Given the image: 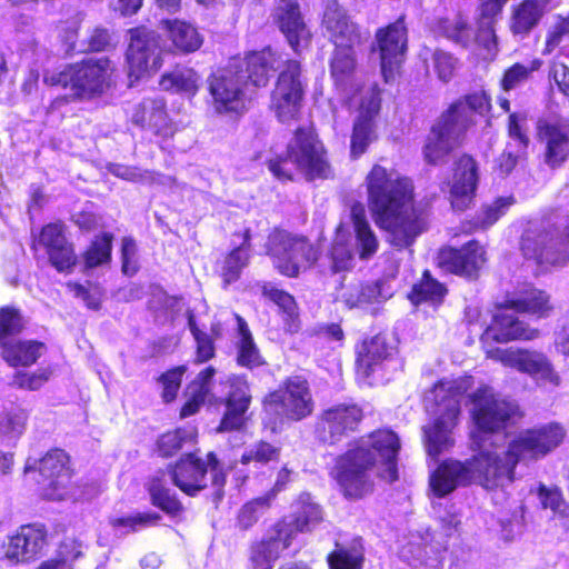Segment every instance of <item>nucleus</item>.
Returning a JSON list of instances; mask_svg holds the SVG:
<instances>
[{
	"instance_id": "nucleus-19",
	"label": "nucleus",
	"mask_w": 569,
	"mask_h": 569,
	"mask_svg": "<svg viewBox=\"0 0 569 569\" xmlns=\"http://www.w3.org/2000/svg\"><path fill=\"white\" fill-rule=\"evenodd\" d=\"M365 419L362 407L356 402L332 405L318 415L315 433L318 439L328 445H335L342 438L359 431Z\"/></svg>"
},
{
	"instance_id": "nucleus-29",
	"label": "nucleus",
	"mask_w": 569,
	"mask_h": 569,
	"mask_svg": "<svg viewBox=\"0 0 569 569\" xmlns=\"http://www.w3.org/2000/svg\"><path fill=\"white\" fill-rule=\"evenodd\" d=\"M396 352L397 347L386 331L366 337L355 346L356 369L365 378H369L385 362L390 361Z\"/></svg>"
},
{
	"instance_id": "nucleus-10",
	"label": "nucleus",
	"mask_w": 569,
	"mask_h": 569,
	"mask_svg": "<svg viewBox=\"0 0 569 569\" xmlns=\"http://www.w3.org/2000/svg\"><path fill=\"white\" fill-rule=\"evenodd\" d=\"M127 33L124 63L129 87H132L162 67L161 36L144 24L132 27Z\"/></svg>"
},
{
	"instance_id": "nucleus-31",
	"label": "nucleus",
	"mask_w": 569,
	"mask_h": 569,
	"mask_svg": "<svg viewBox=\"0 0 569 569\" xmlns=\"http://www.w3.org/2000/svg\"><path fill=\"white\" fill-rule=\"evenodd\" d=\"M46 543L47 531L43 526H22L4 545V555L12 562H28L41 553Z\"/></svg>"
},
{
	"instance_id": "nucleus-17",
	"label": "nucleus",
	"mask_w": 569,
	"mask_h": 569,
	"mask_svg": "<svg viewBox=\"0 0 569 569\" xmlns=\"http://www.w3.org/2000/svg\"><path fill=\"white\" fill-rule=\"evenodd\" d=\"M382 108V90L378 83L369 87L361 97L357 116L352 122L349 154L352 160L365 154L371 143L378 140L377 118Z\"/></svg>"
},
{
	"instance_id": "nucleus-3",
	"label": "nucleus",
	"mask_w": 569,
	"mask_h": 569,
	"mask_svg": "<svg viewBox=\"0 0 569 569\" xmlns=\"http://www.w3.org/2000/svg\"><path fill=\"white\" fill-rule=\"evenodd\" d=\"M266 164L272 177L280 182L295 181L297 171L308 182L335 176L328 150L313 123L298 126L292 131L286 151L273 154Z\"/></svg>"
},
{
	"instance_id": "nucleus-45",
	"label": "nucleus",
	"mask_w": 569,
	"mask_h": 569,
	"mask_svg": "<svg viewBox=\"0 0 569 569\" xmlns=\"http://www.w3.org/2000/svg\"><path fill=\"white\" fill-rule=\"evenodd\" d=\"M3 359L12 367H28L46 351V345L33 340H10L0 345Z\"/></svg>"
},
{
	"instance_id": "nucleus-18",
	"label": "nucleus",
	"mask_w": 569,
	"mask_h": 569,
	"mask_svg": "<svg viewBox=\"0 0 569 569\" xmlns=\"http://www.w3.org/2000/svg\"><path fill=\"white\" fill-rule=\"evenodd\" d=\"M69 456L61 449L48 451L42 458L28 457L23 467V485L31 490L59 489L69 483Z\"/></svg>"
},
{
	"instance_id": "nucleus-36",
	"label": "nucleus",
	"mask_w": 569,
	"mask_h": 569,
	"mask_svg": "<svg viewBox=\"0 0 569 569\" xmlns=\"http://www.w3.org/2000/svg\"><path fill=\"white\" fill-rule=\"evenodd\" d=\"M37 243L46 249L49 261L59 272H69L71 247L68 244L62 224L49 223L43 227Z\"/></svg>"
},
{
	"instance_id": "nucleus-40",
	"label": "nucleus",
	"mask_w": 569,
	"mask_h": 569,
	"mask_svg": "<svg viewBox=\"0 0 569 569\" xmlns=\"http://www.w3.org/2000/svg\"><path fill=\"white\" fill-rule=\"evenodd\" d=\"M261 295L278 307L284 329L290 333L298 332L301 321L299 306L295 297L290 292L279 289L269 282L261 286Z\"/></svg>"
},
{
	"instance_id": "nucleus-34",
	"label": "nucleus",
	"mask_w": 569,
	"mask_h": 569,
	"mask_svg": "<svg viewBox=\"0 0 569 569\" xmlns=\"http://www.w3.org/2000/svg\"><path fill=\"white\" fill-rule=\"evenodd\" d=\"M160 27L170 41V51L176 54H190L203 44V37L190 22L181 19H162Z\"/></svg>"
},
{
	"instance_id": "nucleus-53",
	"label": "nucleus",
	"mask_w": 569,
	"mask_h": 569,
	"mask_svg": "<svg viewBox=\"0 0 569 569\" xmlns=\"http://www.w3.org/2000/svg\"><path fill=\"white\" fill-rule=\"evenodd\" d=\"M329 270L332 274L352 269L353 254L346 240L333 239L328 250Z\"/></svg>"
},
{
	"instance_id": "nucleus-38",
	"label": "nucleus",
	"mask_w": 569,
	"mask_h": 569,
	"mask_svg": "<svg viewBox=\"0 0 569 569\" xmlns=\"http://www.w3.org/2000/svg\"><path fill=\"white\" fill-rule=\"evenodd\" d=\"M447 295V286L435 278L429 269H425L407 293V299L415 307L428 305L437 309L443 303Z\"/></svg>"
},
{
	"instance_id": "nucleus-22",
	"label": "nucleus",
	"mask_w": 569,
	"mask_h": 569,
	"mask_svg": "<svg viewBox=\"0 0 569 569\" xmlns=\"http://www.w3.org/2000/svg\"><path fill=\"white\" fill-rule=\"evenodd\" d=\"M467 131L441 112L425 139L423 160L429 166L445 163L449 156L462 146Z\"/></svg>"
},
{
	"instance_id": "nucleus-4",
	"label": "nucleus",
	"mask_w": 569,
	"mask_h": 569,
	"mask_svg": "<svg viewBox=\"0 0 569 569\" xmlns=\"http://www.w3.org/2000/svg\"><path fill=\"white\" fill-rule=\"evenodd\" d=\"M472 482L487 490H495L512 482V469L505 466L496 451L480 450L465 463L443 461L430 477V486L438 497H445L457 487Z\"/></svg>"
},
{
	"instance_id": "nucleus-63",
	"label": "nucleus",
	"mask_w": 569,
	"mask_h": 569,
	"mask_svg": "<svg viewBox=\"0 0 569 569\" xmlns=\"http://www.w3.org/2000/svg\"><path fill=\"white\" fill-rule=\"evenodd\" d=\"M516 199L513 196L498 197L490 204L482 207L479 214L487 229L493 226L501 217H503L510 207L515 204Z\"/></svg>"
},
{
	"instance_id": "nucleus-60",
	"label": "nucleus",
	"mask_w": 569,
	"mask_h": 569,
	"mask_svg": "<svg viewBox=\"0 0 569 569\" xmlns=\"http://www.w3.org/2000/svg\"><path fill=\"white\" fill-rule=\"evenodd\" d=\"M22 328L23 321L18 310L10 307L0 309V345L13 340L11 337L20 333Z\"/></svg>"
},
{
	"instance_id": "nucleus-58",
	"label": "nucleus",
	"mask_w": 569,
	"mask_h": 569,
	"mask_svg": "<svg viewBox=\"0 0 569 569\" xmlns=\"http://www.w3.org/2000/svg\"><path fill=\"white\" fill-rule=\"evenodd\" d=\"M280 457V447L272 445L267 440L257 441L249 451L242 453L240 461L243 465L257 462L267 465L271 461H278Z\"/></svg>"
},
{
	"instance_id": "nucleus-30",
	"label": "nucleus",
	"mask_w": 569,
	"mask_h": 569,
	"mask_svg": "<svg viewBox=\"0 0 569 569\" xmlns=\"http://www.w3.org/2000/svg\"><path fill=\"white\" fill-rule=\"evenodd\" d=\"M491 110V96L481 89L459 97L450 102L442 112L468 132L477 124L476 117H488Z\"/></svg>"
},
{
	"instance_id": "nucleus-44",
	"label": "nucleus",
	"mask_w": 569,
	"mask_h": 569,
	"mask_svg": "<svg viewBox=\"0 0 569 569\" xmlns=\"http://www.w3.org/2000/svg\"><path fill=\"white\" fill-rule=\"evenodd\" d=\"M519 372L540 379L552 386L560 385V376L555 370L550 359L540 351L523 348Z\"/></svg>"
},
{
	"instance_id": "nucleus-48",
	"label": "nucleus",
	"mask_w": 569,
	"mask_h": 569,
	"mask_svg": "<svg viewBox=\"0 0 569 569\" xmlns=\"http://www.w3.org/2000/svg\"><path fill=\"white\" fill-rule=\"evenodd\" d=\"M251 254L243 252L241 248H232L227 251L218 262L219 277L226 288L240 280L242 271L249 266Z\"/></svg>"
},
{
	"instance_id": "nucleus-21",
	"label": "nucleus",
	"mask_w": 569,
	"mask_h": 569,
	"mask_svg": "<svg viewBox=\"0 0 569 569\" xmlns=\"http://www.w3.org/2000/svg\"><path fill=\"white\" fill-rule=\"evenodd\" d=\"M536 138L543 146V161L558 169L569 160V117L550 113L536 121Z\"/></svg>"
},
{
	"instance_id": "nucleus-43",
	"label": "nucleus",
	"mask_w": 569,
	"mask_h": 569,
	"mask_svg": "<svg viewBox=\"0 0 569 569\" xmlns=\"http://www.w3.org/2000/svg\"><path fill=\"white\" fill-rule=\"evenodd\" d=\"M439 34L462 49L475 46V31L468 18L458 12L453 18L443 17L436 23Z\"/></svg>"
},
{
	"instance_id": "nucleus-59",
	"label": "nucleus",
	"mask_w": 569,
	"mask_h": 569,
	"mask_svg": "<svg viewBox=\"0 0 569 569\" xmlns=\"http://www.w3.org/2000/svg\"><path fill=\"white\" fill-rule=\"evenodd\" d=\"M300 533L292 521L286 519L278 520L271 527V535L268 538H262L264 541H271L273 548H279L280 552L288 549L296 536Z\"/></svg>"
},
{
	"instance_id": "nucleus-6",
	"label": "nucleus",
	"mask_w": 569,
	"mask_h": 569,
	"mask_svg": "<svg viewBox=\"0 0 569 569\" xmlns=\"http://www.w3.org/2000/svg\"><path fill=\"white\" fill-rule=\"evenodd\" d=\"M264 252L279 274L296 279L313 268L322 256L321 246L307 234L273 227L264 243Z\"/></svg>"
},
{
	"instance_id": "nucleus-27",
	"label": "nucleus",
	"mask_w": 569,
	"mask_h": 569,
	"mask_svg": "<svg viewBox=\"0 0 569 569\" xmlns=\"http://www.w3.org/2000/svg\"><path fill=\"white\" fill-rule=\"evenodd\" d=\"M131 122L153 136L168 140L179 131V124L170 117L167 101L161 97H148L132 108Z\"/></svg>"
},
{
	"instance_id": "nucleus-9",
	"label": "nucleus",
	"mask_w": 569,
	"mask_h": 569,
	"mask_svg": "<svg viewBox=\"0 0 569 569\" xmlns=\"http://www.w3.org/2000/svg\"><path fill=\"white\" fill-rule=\"evenodd\" d=\"M307 87L301 61L287 58L286 64L276 76L269 100V109L280 123L300 119Z\"/></svg>"
},
{
	"instance_id": "nucleus-8",
	"label": "nucleus",
	"mask_w": 569,
	"mask_h": 569,
	"mask_svg": "<svg viewBox=\"0 0 569 569\" xmlns=\"http://www.w3.org/2000/svg\"><path fill=\"white\" fill-rule=\"evenodd\" d=\"M470 417L475 425V442L482 450L485 436L505 432L521 418L519 406L507 398L491 392L488 388H478L471 396Z\"/></svg>"
},
{
	"instance_id": "nucleus-14",
	"label": "nucleus",
	"mask_w": 569,
	"mask_h": 569,
	"mask_svg": "<svg viewBox=\"0 0 569 569\" xmlns=\"http://www.w3.org/2000/svg\"><path fill=\"white\" fill-rule=\"evenodd\" d=\"M566 437L565 428L558 422H549L519 432L506 450L507 468L512 469L522 460H538L558 448Z\"/></svg>"
},
{
	"instance_id": "nucleus-7",
	"label": "nucleus",
	"mask_w": 569,
	"mask_h": 569,
	"mask_svg": "<svg viewBox=\"0 0 569 569\" xmlns=\"http://www.w3.org/2000/svg\"><path fill=\"white\" fill-rule=\"evenodd\" d=\"M519 250L525 260L540 268L566 264L569 261V224L529 222L521 232Z\"/></svg>"
},
{
	"instance_id": "nucleus-54",
	"label": "nucleus",
	"mask_w": 569,
	"mask_h": 569,
	"mask_svg": "<svg viewBox=\"0 0 569 569\" xmlns=\"http://www.w3.org/2000/svg\"><path fill=\"white\" fill-rule=\"evenodd\" d=\"M186 372L187 366L180 365L166 370L157 378L162 389L161 399L164 403H171L177 399Z\"/></svg>"
},
{
	"instance_id": "nucleus-64",
	"label": "nucleus",
	"mask_w": 569,
	"mask_h": 569,
	"mask_svg": "<svg viewBox=\"0 0 569 569\" xmlns=\"http://www.w3.org/2000/svg\"><path fill=\"white\" fill-rule=\"evenodd\" d=\"M120 259L121 271L124 276L132 277L139 271L137 242L130 236L121 239Z\"/></svg>"
},
{
	"instance_id": "nucleus-11",
	"label": "nucleus",
	"mask_w": 569,
	"mask_h": 569,
	"mask_svg": "<svg viewBox=\"0 0 569 569\" xmlns=\"http://www.w3.org/2000/svg\"><path fill=\"white\" fill-rule=\"evenodd\" d=\"M239 72L228 61L208 76L209 103L216 114L240 118L249 110L252 99Z\"/></svg>"
},
{
	"instance_id": "nucleus-2",
	"label": "nucleus",
	"mask_w": 569,
	"mask_h": 569,
	"mask_svg": "<svg viewBox=\"0 0 569 569\" xmlns=\"http://www.w3.org/2000/svg\"><path fill=\"white\" fill-rule=\"evenodd\" d=\"M370 447L353 446L339 455L330 472L345 498H362L373 490L368 470L376 465V451L386 467L382 475L390 483L399 479L398 455L401 448L398 435L390 429H378L370 433Z\"/></svg>"
},
{
	"instance_id": "nucleus-33",
	"label": "nucleus",
	"mask_w": 569,
	"mask_h": 569,
	"mask_svg": "<svg viewBox=\"0 0 569 569\" xmlns=\"http://www.w3.org/2000/svg\"><path fill=\"white\" fill-rule=\"evenodd\" d=\"M501 308L511 309L536 319L548 318L555 310L550 293L532 283H526L516 292L515 297L507 298L501 303Z\"/></svg>"
},
{
	"instance_id": "nucleus-13",
	"label": "nucleus",
	"mask_w": 569,
	"mask_h": 569,
	"mask_svg": "<svg viewBox=\"0 0 569 569\" xmlns=\"http://www.w3.org/2000/svg\"><path fill=\"white\" fill-rule=\"evenodd\" d=\"M408 42L406 14L376 29L371 51L378 53L381 77L386 83L395 81L401 74Z\"/></svg>"
},
{
	"instance_id": "nucleus-1",
	"label": "nucleus",
	"mask_w": 569,
	"mask_h": 569,
	"mask_svg": "<svg viewBox=\"0 0 569 569\" xmlns=\"http://www.w3.org/2000/svg\"><path fill=\"white\" fill-rule=\"evenodd\" d=\"M365 186L371 218L389 244L397 250L411 247L428 229V211L416 203L412 179L375 163Z\"/></svg>"
},
{
	"instance_id": "nucleus-24",
	"label": "nucleus",
	"mask_w": 569,
	"mask_h": 569,
	"mask_svg": "<svg viewBox=\"0 0 569 569\" xmlns=\"http://www.w3.org/2000/svg\"><path fill=\"white\" fill-rule=\"evenodd\" d=\"M509 0H479L477 6L475 51L483 61L492 62L499 52L496 23Z\"/></svg>"
},
{
	"instance_id": "nucleus-20",
	"label": "nucleus",
	"mask_w": 569,
	"mask_h": 569,
	"mask_svg": "<svg viewBox=\"0 0 569 569\" xmlns=\"http://www.w3.org/2000/svg\"><path fill=\"white\" fill-rule=\"evenodd\" d=\"M229 61L233 68L239 69L244 86L256 89L267 88L273 73H278L286 64L283 53L271 46L247 51L243 57H233Z\"/></svg>"
},
{
	"instance_id": "nucleus-28",
	"label": "nucleus",
	"mask_w": 569,
	"mask_h": 569,
	"mask_svg": "<svg viewBox=\"0 0 569 569\" xmlns=\"http://www.w3.org/2000/svg\"><path fill=\"white\" fill-rule=\"evenodd\" d=\"M271 18L295 53L299 54L302 46H308L311 41V31L297 0H279Z\"/></svg>"
},
{
	"instance_id": "nucleus-15",
	"label": "nucleus",
	"mask_w": 569,
	"mask_h": 569,
	"mask_svg": "<svg viewBox=\"0 0 569 569\" xmlns=\"http://www.w3.org/2000/svg\"><path fill=\"white\" fill-rule=\"evenodd\" d=\"M221 385L226 392L212 402L216 407H222L216 430L219 433L242 432L250 420L249 410L253 400L250 383L246 376L232 375Z\"/></svg>"
},
{
	"instance_id": "nucleus-37",
	"label": "nucleus",
	"mask_w": 569,
	"mask_h": 569,
	"mask_svg": "<svg viewBox=\"0 0 569 569\" xmlns=\"http://www.w3.org/2000/svg\"><path fill=\"white\" fill-rule=\"evenodd\" d=\"M547 0H521L511 7L509 30L515 37L526 38L540 23Z\"/></svg>"
},
{
	"instance_id": "nucleus-42",
	"label": "nucleus",
	"mask_w": 569,
	"mask_h": 569,
	"mask_svg": "<svg viewBox=\"0 0 569 569\" xmlns=\"http://www.w3.org/2000/svg\"><path fill=\"white\" fill-rule=\"evenodd\" d=\"M238 340L236 342V363L239 367L253 370L267 362L254 342L247 321L239 315L236 316Z\"/></svg>"
},
{
	"instance_id": "nucleus-55",
	"label": "nucleus",
	"mask_w": 569,
	"mask_h": 569,
	"mask_svg": "<svg viewBox=\"0 0 569 569\" xmlns=\"http://www.w3.org/2000/svg\"><path fill=\"white\" fill-rule=\"evenodd\" d=\"M279 558L280 549L273 548L271 541L261 539L250 547V569H272Z\"/></svg>"
},
{
	"instance_id": "nucleus-52",
	"label": "nucleus",
	"mask_w": 569,
	"mask_h": 569,
	"mask_svg": "<svg viewBox=\"0 0 569 569\" xmlns=\"http://www.w3.org/2000/svg\"><path fill=\"white\" fill-rule=\"evenodd\" d=\"M543 61L539 58L532 59L528 66L521 62H515L503 70L502 77L499 81L500 89L509 92L517 88L519 84L528 81L531 74L541 69Z\"/></svg>"
},
{
	"instance_id": "nucleus-56",
	"label": "nucleus",
	"mask_w": 569,
	"mask_h": 569,
	"mask_svg": "<svg viewBox=\"0 0 569 569\" xmlns=\"http://www.w3.org/2000/svg\"><path fill=\"white\" fill-rule=\"evenodd\" d=\"M161 516L154 511L137 512L130 516L114 517L110 520L113 528H126L128 532H136L143 528L158 526Z\"/></svg>"
},
{
	"instance_id": "nucleus-41",
	"label": "nucleus",
	"mask_w": 569,
	"mask_h": 569,
	"mask_svg": "<svg viewBox=\"0 0 569 569\" xmlns=\"http://www.w3.org/2000/svg\"><path fill=\"white\" fill-rule=\"evenodd\" d=\"M114 234L110 231H101L93 236L79 256L81 271L108 266L112 260Z\"/></svg>"
},
{
	"instance_id": "nucleus-16",
	"label": "nucleus",
	"mask_w": 569,
	"mask_h": 569,
	"mask_svg": "<svg viewBox=\"0 0 569 569\" xmlns=\"http://www.w3.org/2000/svg\"><path fill=\"white\" fill-rule=\"evenodd\" d=\"M488 261L487 247L478 239H470L460 247L442 246L436 257L440 270L468 281L478 280Z\"/></svg>"
},
{
	"instance_id": "nucleus-57",
	"label": "nucleus",
	"mask_w": 569,
	"mask_h": 569,
	"mask_svg": "<svg viewBox=\"0 0 569 569\" xmlns=\"http://www.w3.org/2000/svg\"><path fill=\"white\" fill-rule=\"evenodd\" d=\"M291 521L299 532L310 531L322 521L321 508L312 501H303Z\"/></svg>"
},
{
	"instance_id": "nucleus-25",
	"label": "nucleus",
	"mask_w": 569,
	"mask_h": 569,
	"mask_svg": "<svg viewBox=\"0 0 569 569\" xmlns=\"http://www.w3.org/2000/svg\"><path fill=\"white\" fill-rule=\"evenodd\" d=\"M478 184L477 160L469 153H461L453 162L449 189V202L453 211L463 212L472 207Z\"/></svg>"
},
{
	"instance_id": "nucleus-12",
	"label": "nucleus",
	"mask_w": 569,
	"mask_h": 569,
	"mask_svg": "<svg viewBox=\"0 0 569 569\" xmlns=\"http://www.w3.org/2000/svg\"><path fill=\"white\" fill-rule=\"evenodd\" d=\"M208 469L212 477V497L222 498L227 476L213 451L207 453L206 460L196 452L182 455L173 465L172 480L184 495L192 497L207 487L204 477Z\"/></svg>"
},
{
	"instance_id": "nucleus-35",
	"label": "nucleus",
	"mask_w": 569,
	"mask_h": 569,
	"mask_svg": "<svg viewBox=\"0 0 569 569\" xmlns=\"http://www.w3.org/2000/svg\"><path fill=\"white\" fill-rule=\"evenodd\" d=\"M508 309L499 306L498 312L493 316L489 331L492 332V339L500 343L523 340L529 341L538 338L539 330L531 328L527 322L520 320L517 316L508 313Z\"/></svg>"
},
{
	"instance_id": "nucleus-32",
	"label": "nucleus",
	"mask_w": 569,
	"mask_h": 569,
	"mask_svg": "<svg viewBox=\"0 0 569 569\" xmlns=\"http://www.w3.org/2000/svg\"><path fill=\"white\" fill-rule=\"evenodd\" d=\"M460 407L455 403L447 408L446 412L436 418L431 423L423 426L422 441L427 453L437 461L440 455L453 445L451 430L457 423Z\"/></svg>"
},
{
	"instance_id": "nucleus-47",
	"label": "nucleus",
	"mask_w": 569,
	"mask_h": 569,
	"mask_svg": "<svg viewBox=\"0 0 569 569\" xmlns=\"http://www.w3.org/2000/svg\"><path fill=\"white\" fill-rule=\"evenodd\" d=\"M162 90L193 97L199 91V76L193 69L164 72L159 79Z\"/></svg>"
},
{
	"instance_id": "nucleus-49",
	"label": "nucleus",
	"mask_w": 569,
	"mask_h": 569,
	"mask_svg": "<svg viewBox=\"0 0 569 569\" xmlns=\"http://www.w3.org/2000/svg\"><path fill=\"white\" fill-rule=\"evenodd\" d=\"M187 320L188 328L196 343L192 363L199 366L211 361L217 355L216 342L208 332L199 328L194 315L190 310L187 312Z\"/></svg>"
},
{
	"instance_id": "nucleus-26",
	"label": "nucleus",
	"mask_w": 569,
	"mask_h": 569,
	"mask_svg": "<svg viewBox=\"0 0 569 569\" xmlns=\"http://www.w3.org/2000/svg\"><path fill=\"white\" fill-rule=\"evenodd\" d=\"M321 24L333 49L356 50L362 44L359 24L351 20L338 0L327 1Z\"/></svg>"
},
{
	"instance_id": "nucleus-50",
	"label": "nucleus",
	"mask_w": 569,
	"mask_h": 569,
	"mask_svg": "<svg viewBox=\"0 0 569 569\" xmlns=\"http://www.w3.org/2000/svg\"><path fill=\"white\" fill-rule=\"evenodd\" d=\"M196 435L178 427L161 433L154 443V452L161 458L176 456L187 443L194 442Z\"/></svg>"
},
{
	"instance_id": "nucleus-39",
	"label": "nucleus",
	"mask_w": 569,
	"mask_h": 569,
	"mask_svg": "<svg viewBox=\"0 0 569 569\" xmlns=\"http://www.w3.org/2000/svg\"><path fill=\"white\" fill-rule=\"evenodd\" d=\"M350 219L353 227L358 256L367 260L371 258L379 248V240L372 230L366 212V207L360 201H355L350 208Z\"/></svg>"
},
{
	"instance_id": "nucleus-61",
	"label": "nucleus",
	"mask_w": 569,
	"mask_h": 569,
	"mask_svg": "<svg viewBox=\"0 0 569 569\" xmlns=\"http://www.w3.org/2000/svg\"><path fill=\"white\" fill-rule=\"evenodd\" d=\"M566 39H569V14L558 17L546 33L542 54L552 53Z\"/></svg>"
},
{
	"instance_id": "nucleus-5",
	"label": "nucleus",
	"mask_w": 569,
	"mask_h": 569,
	"mask_svg": "<svg viewBox=\"0 0 569 569\" xmlns=\"http://www.w3.org/2000/svg\"><path fill=\"white\" fill-rule=\"evenodd\" d=\"M316 408L308 379L300 375L284 378L279 387L268 391L261 399L266 416L262 423L277 432L283 421L299 422L312 416Z\"/></svg>"
},
{
	"instance_id": "nucleus-46",
	"label": "nucleus",
	"mask_w": 569,
	"mask_h": 569,
	"mask_svg": "<svg viewBox=\"0 0 569 569\" xmlns=\"http://www.w3.org/2000/svg\"><path fill=\"white\" fill-rule=\"evenodd\" d=\"M356 50L333 49L329 59V73L336 88L345 90L357 71Z\"/></svg>"
},
{
	"instance_id": "nucleus-23",
	"label": "nucleus",
	"mask_w": 569,
	"mask_h": 569,
	"mask_svg": "<svg viewBox=\"0 0 569 569\" xmlns=\"http://www.w3.org/2000/svg\"><path fill=\"white\" fill-rule=\"evenodd\" d=\"M113 67L108 57L84 59L73 66V97L92 99L112 87Z\"/></svg>"
},
{
	"instance_id": "nucleus-51",
	"label": "nucleus",
	"mask_w": 569,
	"mask_h": 569,
	"mask_svg": "<svg viewBox=\"0 0 569 569\" xmlns=\"http://www.w3.org/2000/svg\"><path fill=\"white\" fill-rule=\"evenodd\" d=\"M28 415L24 409L10 406L0 412V439L10 441L18 439L26 429Z\"/></svg>"
},
{
	"instance_id": "nucleus-62",
	"label": "nucleus",
	"mask_w": 569,
	"mask_h": 569,
	"mask_svg": "<svg viewBox=\"0 0 569 569\" xmlns=\"http://www.w3.org/2000/svg\"><path fill=\"white\" fill-rule=\"evenodd\" d=\"M330 569H361L363 556L346 548H336L327 556Z\"/></svg>"
}]
</instances>
